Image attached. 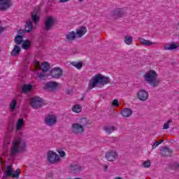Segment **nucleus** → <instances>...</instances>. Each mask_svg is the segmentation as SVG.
Returning a JSON list of instances; mask_svg holds the SVG:
<instances>
[{"label":"nucleus","mask_w":179,"mask_h":179,"mask_svg":"<svg viewBox=\"0 0 179 179\" xmlns=\"http://www.w3.org/2000/svg\"><path fill=\"white\" fill-rule=\"evenodd\" d=\"M39 10L35 8L31 13V19L34 22V24H37L40 22V16L38 15Z\"/></svg>","instance_id":"obj_16"},{"label":"nucleus","mask_w":179,"mask_h":179,"mask_svg":"<svg viewBox=\"0 0 179 179\" xmlns=\"http://www.w3.org/2000/svg\"><path fill=\"white\" fill-rule=\"evenodd\" d=\"M98 85H102L103 86L108 85V77L104 76L100 73L94 75L89 81V90H92V89L97 87Z\"/></svg>","instance_id":"obj_3"},{"label":"nucleus","mask_w":179,"mask_h":179,"mask_svg":"<svg viewBox=\"0 0 179 179\" xmlns=\"http://www.w3.org/2000/svg\"><path fill=\"white\" fill-rule=\"evenodd\" d=\"M159 142H155L154 144L152 145V149H156L157 146H159Z\"/></svg>","instance_id":"obj_42"},{"label":"nucleus","mask_w":179,"mask_h":179,"mask_svg":"<svg viewBox=\"0 0 179 179\" xmlns=\"http://www.w3.org/2000/svg\"><path fill=\"white\" fill-rule=\"evenodd\" d=\"M178 26L179 27V22H178Z\"/></svg>","instance_id":"obj_49"},{"label":"nucleus","mask_w":179,"mask_h":179,"mask_svg":"<svg viewBox=\"0 0 179 179\" xmlns=\"http://www.w3.org/2000/svg\"><path fill=\"white\" fill-rule=\"evenodd\" d=\"M173 122V119H169L168 122H165L163 127V129H169L170 128V124Z\"/></svg>","instance_id":"obj_38"},{"label":"nucleus","mask_w":179,"mask_h":179,"mask_svg":"<svg viewBox=\"0 0 179 179\" xmlns=\"http://www.w3.org/2000/svg\"><path fill=\"white\" fill-rule=\"evenodd\" d=\"M1 164H2V160H1Z\"/></svg>","instance_id":"obj_50"},{"label":"nucleus","mask_w":179,"mask_h":179,"mask_svg":"<svg viewBox=\"0 0 179 179\" xmlns=\"http://www.w3.org/2000/svg\"><path fill=\"white\" fill-rule=\"evenodd\" d=\"M44 122L48 127H54L57 124V116L55 115H48L45 117Z\"/></svg>","instance_id":"obj_8"},{"label":"nucleus","mask_w":179,"mask_h":179,"mask_svg":"<svg viewBox=\"0 0 179 179\" xmlns=\"http://www.w3.org/2000/svg\"><path fill=\"white\" fill-rule=\"evenodd\" d=\"M47 160L50 164H58L61 162V157L54 151H48L47 153Z\"/></svg>","instance_id":"obj_4"},{"label":"nucleus","mask_w":179,"mask_h":179,"mask_svg":"<svg viewBox=\"0 0 179 179\" xmlns=\"http://www.w3.org/2000/svg\"><path fill=\"white\" fill-rule=\"evenodd\" d=\"M31 89H33V85L30 84L24 85L22 87V93H29L31 92Z\"/></svg>","instance_id":"obj_28"},{"label":"nucleus","mask_w":179,"mask_h":179,"mask_svg":"<svg viewBox=\"0 0 179 179\" xmlns=\"http://www.w3.org/2000/svg\"><path fill=\"white\" fill-rule=\"evenodd\" d=\"M61 3H65V2H69L71 0H59Z\"/></svg>","instance_id":"obj_44"},{"label":"nucleus","mask_w":179,"mask_h":179,"mask_svg":"<svg viewBox=\"0 0 179 179\" xmlns=\"http://www.w3.org/2000/svg\"><path fill=\"white\" fill-rule=\"evenodd\" d=\"M112 106H113V107H120V102L118 101V99H114L112 102Z\"/></svg>","instance_id":"obj_39"},{"label":"nucleus","mask_w":179,"mask_h":179,"mask_svg":"<svg viewBox=\"0 0 179 179\" xmlns=\"http://www.w3.org/2000/svg\"><path fill=\"white\" fill-rule=\"evenodd\" d=\"M76 39V32L71 31L68 32L66 34V40L67 41H69V43H72L73 41H75V40Z\"/></svg>","instance_id":"obj_18"},{"label":"nucleus","mask_w":179,"mask_h":179,"mask_svg":"<svg viewBox=\"0 0 179 179\" xmlns=\"http://www.w3.org/2000/svg\"><path fill=\"white\" fill-rule=\"evenodd\" d=\"M34 65H35V67L36 68V69H40V68H41L43 72H47L50 70V64H48V62H44L41 66L40 62L36 60L34 62Z\"/></svg>","instance_id":"obj_13"},{"label":"nucleus","mask_w":179,"mask_h":179,"mask_svg":"<svg viewBox=\"0 0 179 179\" xmlns=\"http://www.w3.org/2000/svg\"><path fill=\"white\" fill-rule=\"evenodd\" d=\"M69 169L71 171V173H73L76 174V173H79V171H82V166L75 162H73L69 164Z\"/></svg>","instance_id":"obj_15"},{"label":"nucleus","mask_w":179,"mask_h":179,"mask_svg":"<svg viewBox=\"0 0 179 179\" xmlns=\"http://www.w3.org/2000/svg\"><path fill=\"white\" fill-rule=\"evenodd\" d=\"M23 127H24V120L23 118H20L17 122L16 131H20Z\"/></svg>","instance_id":"obj_26"},{"label":"nucleus","mask_w":179,"mask_h":179,"mask_svg":"<svg viewBox=\"0 0 179 179\" xmlns=\"http://www.w3.org/2000/svg\"><path fill=\"white\" fill-rule=\"evenodd\" d=\"M12 6V0H0V10H8Z\"/></svg>","instance_id":"obj_14"},{"label":"nucleus","mask_w":179,"mask_h":179,"mask_svg":"<svg viewBox=\"0 0 179 179\" xmlns=\"http://www.w3.org/2000/svg\"><path fill=\"white\" fill-rule=\"evenodd\" d=\"M71 65H73V66H75L77 69H82V66H83V64L82 63V62H71Z\"/></svg>","instance_id":"obj_35"},{"label":"nucleus","mask_w":179,"mask_h":179,"mask_svg":"<svg viewBox=\"0 0 179 179\" xmlns=\"http://www.w3.org/2000/svg\"><path fill=\"white\" fill-rule=\"evenodd\" d=\"M103 170H104V171H107L108 170V165H104L103 166Z\"/></svg>","instance_id":"obj_45"},{"label":"nucleus","mask_w":179,"mask_h":179,"mask_svg":"<svg viewBox=\"0 0 179 179\" xmlns=\"http://www.w3.org/2000/svg\"><path fill=\"white\" fill-rule=\"evenodd\" d=\"M138 41H139L140 44H141V45H144L145 47H149V45H156V42H152L142 37L138 38Z\"/></svg>","instance_id":"obj_17"},{"label":"nucleus","mask_w":179,"mask_h":179,"mask_svg":"<svg viewBox=\"0 0 179 179\" xmlns=\"http://www.w3.org/2000/svg\"><path fill=\"white\" fill-rule=\"evenodd\" d=\"M31 30H33V22H31V20H28L25 23V31L30 33Z\"/></svg>","instance_id":"obj_24"},{"label":"nucleus","mask_w":179,"mask_h":179,"mask_svg":"<svg viewBox=\"0 0 179 179\" xmlns=\"http://www.w3.org/2000/svg\"><path fill=\"white\" fill-rule=\"evenodd\" d=\"M143 167H144L145 169H148L150 167V161L144 162L143 164Z\"/></svg>","instance_id":"obj_40"},{"label":"nucleus","mask_w":179,"mask_h":179,"mask_svg":"<svg viewBox=\"0 0 179 179\" xmlns=\"http://www.w3.org/2000/svg\"><path fill=\"white\" fill-rule=\"evenodd\" d=\"M5 177H12L13 178H19L20 177V169H17L15 171L12 169V165H8L6 168V171L4 173Z\"/></svg>","instance_id":"obj_5"},{"label":"nucleus","mask_w":179,"mask_h":179,"mask_svg":"<svg viewBox=\"0 0 179 179\" xmlns=\"http://www.w3.org/2000/svg\"><path fill=\"white\" fill-rule=\"evenodd\" d=\"M31 45V42L29 40H25L22 42V48L24 50H29Z\"/></svg>","instance_id":"obj_32"},{"label":"nucleus","mask_w":179,"mask_h":179,"mask_svg":"<svg viewBox=\"0 0 179 179\" xmlns=\"http://www.w3.org/2000/svg\"><path fill=\"white\" fill-rule=\"evenodd\" d=\"M71 110L73 113H76V114H79V113L82 112V106L79 104H76L73 106L71 108Z\"/></svg>","instance_id":"obj_29"},{"label":"nucleus","mask_w":179,"mask_h":179,"mask_svg":"<svg viewBox=\"0 0 179 179\" xmlns=\"http://www.w3.org/2000/svg\"><path fill=\"white\" fill-rule=\"evenodd\" d=\"M20 47L19 45H15L13 50L11 51L12 57H17L20 54Z\"/></svg>","instance_id":"obj_27"},{"label":"nucleus","mask_w":179,"mask_h":179,"mask_svg":"<svg viewBox=\"0 0 179 179\" xmlns=\"http://www.w3.org/2000/svg\"><path fill=\"white\" fill-rule=\"evenodd\" d=\"M27 148V145L24 141H22L21 138H15L13 141L11 148L10 149V157H15L17 153H24Z\"/></svg>","instance_id":"obj_1"},{"label":"nucleus","mask_w":179,"mask_h":179,"mask_svg":"<svg viewBox=\"0 0 179 179\" xmlns=\"http://www.w3.org/2000/svg\"><path fill=\"white\" fill-rule=\"evenodd\" d=\"M134 41V38L131 36H126L124 37V43L127 45H131Z\"/></svg>","instance_id":"obj_31"},{"label":"nucleus","mask_w":179,"mask_h":179,"mask_svg":"<svg viewBox=\"0 0 179 179\" xmlns=\"http://www.w3.org/2000/svg\"><path fill=\"white\" fill-rule=\"evenodd\" d=\"M79 1V2H83V1H85V0H78Z\"/></svg>","instance_id":"obj_48"},{"label":"nucleus","mask_w":179,"mask_h":179,"mask_svg":"<svg viewBox=\"0 0 179 179\" xmlns=\"http://www.w3.org/2000/svg\"><path fill=\"white\" fill-rule=\"evenodd\" d=\"M1 48H0V52H1Z\"/></svg>","instance_id":"obj_51"},{"label":"nucleus","mask_w":179,"mask_h":179,"mask_svg":"<svg viewBox=\"0 0 179 179\" xmlns=\"http://www.w3.org/2000/svg\"><path fill=\"white\" fill-rule=\"evenodd\" d=\"M87 29L85 27H82L80 29H77L76 35L78 37H82L84 34H86Z\"/></svg>","instance_id":"obj_25"},{"label":"nucleus","mask_w":179,"mask_h":179,"mask_svg":"<svg viewBox=\"0 0 179 179\" xmlns=\"http://www.w3.org/2000/svg\"><path fill=\"white\" fill-rule=\"evenodd\" d=\"M164 142V140H161V141H158V143H159V145H161V143H163Z\"/></svg>","instance_id":"obj_46"},{"label":"nucleus","mask_w":179,"mask_h":179,"mask_svg":"<svg viewBox=\"0 0 179 179\" xmlns=\"http://www.w3.org/2000/svg\"><path fill=\"white\" fill-rule=\"evenodd\" d=\"M59 157H65L66 156V153L64 150H59L58 151Z\"/></svg>","instance_id":"obj_41"},{"label":"nucleus","mask_w":179,"mask_h":179,"mask_svg":"<svg viewBox=\"0 0 179 179\" xmlns=\"http://www.w3.org/2000/svg\"><path fill=\"white\" fill-rule=\"evenodd\" d=\"M5 31V28L3 27H0V34Z\"/></svg>","instance_id":"obj_43"},{"label":"nucleus","mask_w":179,"mask_h":179,"mask_svg":"<svg viewBox=\"0 0 179 179\" xmlns=\"http://www.w3.org/2000/svg\"><path fill=\"white\" fill-rule=\"evenodd\" d=\"M162 156L171 157L173 155V149L165 148L162 150Z\"/></svg>","instance_id":"obj_23"},{"label":"nucleus","mask_w":179,"mask_h":179,"mask_svg":"<svg viewBox=\"0 0 179 179\" xmlns=\"http://www.w3.org/2000/svg\"><path fill=\"white\" fill-rule=\"evenodd\" d=\"M103 131L108 134V135H111L114 132V131H117V127L114 126H104Z\"/></svg>","instance_id":"obj_22"},{"label":"nucleus","mask_w":179,"mask_h":179,"mask_svg":"<svg viewBox=\"0 0 179 179\" xmlns=\"http://www.w3.org/2000/svg\"><path fill=\"white\" fill-rule=\"evenodd\" d=\"M15 43H16L18 45L23 43V36L17 35L15 38Z\"/></svg>","instance_id":"obj_36"},{"label":"nucleus","mask_w":179,"mask_h":179,"mask_svg":"<svg viewBox=\"0 0 179 179\" xmlns=\"http://www.w3.org/2000/svg\"><path fill=\"white\" fill-rule=\"evenodd\" d=\"M45 89H51V90L54 92V90H57V88L58 87V84L56 82H48L45 85Z\"/></svg>","instance_id":"obj_20"},{"label":"nucleus","mask_w":179,"mask_h":179,"mask_svg":"<svg viewBox=\"0 0 179 179\" xmlns=\"http://www.w3.org/2000/svg\"><path fill=\"white\" fill-rule=\"evenodd\" d=\"M137 99L141 101H146L149 99V93L145 90H140L137 92Z\"/></svg>","instance_id":"obj_12"},{"label":"nucleus","mask_w":179,"mask_h":179,"mask_svg":"<svg viewBox=\"0 0 179 179\" xmlns=\"http://www.w3.org/2000/svg\"><path fill=\"white\" fill-rule=\"evenodd\" d=\"M54 24H55V18L53 17H48L45 21L44 30L49 31V30L52 29Z\"/></svg>","instance_id":"obj_10"},{"label":"nucleus","mask_w":179,"mask_h":179,"mask_svg":"<svg viewBox=\"0 0 179 179\" xmlns=\"http://www.w3.org/2000/svg\"><path fill=\"white\" fill-rule=\"evenodd\" d=\"M36 76H37V78H38V79H40L41 80L43 79V80L45 79V78H47V74H45V71H42V72L38 73L36 74Z\"/></svg>","instance_id":"obj_37"},{"label":"nucleus","mask_w":179,"mask_h":179,"mask_svg":"<svg viewBox=\"0 0 179 179\" xmlns=\"http://www.w3.org/2000/svg\"><path fill=\"white\" fill-rule=\"evenodd\" d=\"M79 125L83 126V128H85L86 125L89 124L87 119L86 117H81L79 120Z\"/></svg>","instance_id":"obj_34"},{"label":"nucleus","mask_w":179,"mask_h":179,"mask_svg":"<svg viewBox=\"0 0 179 179\" xmlns=\"http://www.w3.org/2000/svg\"><path fill=\"white\" fill-rule=\"evenodd\" d=\"M16 106H17V101L16 100V99H14L10 103V111H15V109L16 108Z\"/></svg>","instance_id":"obj_33"},{"label":"nucleus","mask_w":179,"mask_h":179,"mask_svg":"<svg viewBox=\"0 0 179 179\" xmlns=\"http://www.w3.org/2000/svg\"><path fill=\"white\" fill-rule=\"evenodd\" d=\"M120 114L122 117L128 118V117H131L132 115V110H131L129 108H123L120 111Z\"/></svg>","instance_id":"obj_21"},{"label":"nucleus","mask_w":179,"mask_h":179,"mask_svg":"<svg viewBox=\"0 0 179 179\" xmlns=\"http://www.w3.org/2000/svg\"><path fill=\"white\" fill-rule=\"evenodd\" d=\"M118 158V153L115 150H110L106 153V159L108 162H115Z\"/></svg>","instance_id":"obj_11"},{"label":"nucleus","mask_w":179,"mask_h":179,"mask_svg":"<svg viewBox=\"0 0 179 179\" xmlns=\"http://www.w3.org/2000/svg\"><path fill=\"white\" fill-rule=\"evenodd\" d=\"M50 76L54 78V79H59L64 75V71H62L61 67H54L50 70Z\"/></svg>","instance_id":"obj_7"},{"label":"nucleus","mask_w":179,"mask_h":179,"mask_svg":"<svg viewBox=\"0 0 179 179\" xmlns=\"http://www.w3.org/2000/svg\"><path fill=\"white\" fill-rule=\"evenodd\" d=\"M157 72L155 70H149L143 76L144 81L152 87H157L160 85V80L157 79Z\"/></svg>","instance_id":"obj_2"},{"label":"nucleus","mask_w":179,"mask_h":179,"mask_svg":"<svg viewBox=\"0 0 179 179\" xmlns=\"http://www.w3.org/2000/svg\"><path fill=\"white\" fill-rule=\"evenodd\" d=\"M178 46L176 43H167L164 45V51H172V50H177Z\"/></svg>","instance_id":"obj_19"},{"label":"nucleus","mask_w":179,"mask_h":179,"mask_svg":"<svg viewBox=\"0 0 179 179\" xmlns=\"http://www.w3.org/2000/svg\"><path fill=\"white\" fill-rule=\"evenodd\" d=\"M71 132L74 135H82L85 132V128L83 126L79 124V123H73L71 125Z\"/></svg>","instance_id":"obj_6"},{"label":"nucleus","mask_w":179,"mask_h":179,"mask_svg":"<svg viewBox=\"0 0 179 179\" xmlns=\"http://www.w3.org/2000/svg\"><path fill=\"white\" fill-rule=\"evenodd\" d=\"M175 167L176 169H179V164L178 163L175 164Z\"/></svg>","instance_id":"obj_47"},{"label":"nucleus","mask_w":179,"mask_h":179,"mask_svg":"<svg viewBox=\"0 0 179 179\" xmlns=\"http://www.w3.org/2000/svg\"><path fill=\"white\" fill-rule=\"evenodd\" d=\"M30 104L33 108H40L43 107V99L39 96H35L31 99Z\"/></svg>","instance_id":"obj_9"},{"label":"nucleus","mask_w":179,"mask_h":179,"mask_svg":"<svg viewBox=\"0 0 179 179\" xmlns=\"http://www.w3.org/2000/svg\"><path fill=\"white\" fill-rule=\"evenodd\" d=\"M113 16L116 19L122 16V10L117 8L113 12Z\"/></svg>","instance_id":"obj_30"}]
</instances>
